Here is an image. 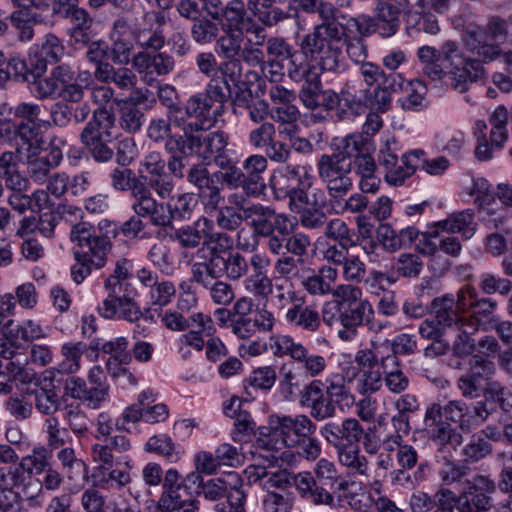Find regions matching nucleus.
<instances>
[{
    "mask_svg": "<svg viewBox=\"0 0 512 512\" xmlns=\"http://www.w3.org/2000/svg\"><path fill=\"white\" fill-rule=\"evenodd\" d=\"M192 281L196 282L204 289L214 280L219 279V269L215 256L208 258L205 262H197L191 268Z\"/></svg>",
    "mask_w": 512,
    "mask_h": 512,
    "instance_id": "0e129e2a",
    "label": "nucleus"
},
{
    "mask_svg": "<svg viewBox=\"0 0 512 512\" xmlns=\"http://www.w3.org/2000/svg\"><path fill=\"white\" fill-rule=\"evenodd\" d=\"M425 430L428 438L440 450L445 449L448 446L456 449L463 442L462 435L446 421L433 425Z\"/></svg>",
    "mask_w": 512,
    "mask_h": 512,
    "instance_id": "37998d69",
    "label": "nucleus"
},
{
    "mask_svg": "<svg viewBox=\"0 0 512 512\" xmlns=\"http://www.w3.org/2000/svg\"><path fill=\"white\" fill-rule=\"evenodd\" d=\"M179 126L180 122L178 120L172 121L170 117L168 119H152L147 128V136L156 143L165 141V149L169 153L186 154L184 133L173 132L174 128Z\"/></svg>",
    "mask_w": 512,
    "mask_h": 512,
    "instance_id": "a211bd4d",
    "label": "nucleus"
},
{
    "mask_svg": "<svg viewBox=\"0 0 512 512\" xmlns=\"http://www.w3.org/2000/svg\"><path fill=\"white\" fill-rule=\"evenodd\" d=\"M64 144L65 141L63 139L55 138L51 142L49 152L44 155H41L42 152H28L27 154L19 155L20 158L26 161L29 176L34 182L44 183L48 179L50 171L60 164L63 158L60 146Z\"/></svg>",
    "mask_w": 512,
    "mask_h": 512,
    "instance_id": "2eb2a0df",
    "label": "nucleus"
},
{
    "mask_svg": "<svg viewBox=\"0 0 512 512\" xmlns=\"http://www.w3.org/2000/svg\"><path fill=\"white\" fill-rule=\"evenodd\" d=\"M50 458L48 448L38 444L32 448L31 453L20 459L17 466L21 469L23 476L39 475L50 465Z\"/></svg>",
    "mask_w": 512,
    "mask_h": 512,
    "instance_id": "79ce46f5",
    "label": "nucleus"
},
{
    "mask_svg": "<svg viewBox=\"0 0 512 512\" xmlns=\"http://www.w3.org/2000/svg\"><path fill=\"white\" fill-rule=\"evenodd\" d=\"M313 474L321 487L334 489L341 473L334 461L320 458L313 467Z\"/></svg>",
    "mask_w": 512,
    "mask_h": 512,
    "instance_id": "bf43d9fd",
    "label": "nucleus"
},
{
    "mask_svg": "<svg viewBox=\"0 0 512 512\" xmlns=\"http://www.w3.org/2000/svg\"><path fill=\"white\" fill-rule=\"evenodd\" d=\"M117 137L114 114L109 110L95 109L81 132V140L113 141Z\"/></svg>",
    "mask_w": 512,
    "mask_h": 512,
    "instance_id": "412c9836",
    "label": "nucleus"
},
{
    "mask_svg": "<svg viewBox=\"0 0 512 512\" xmlns=\"http://www.w3.org/2000/svg\"><path fill=\"white\" fill-rule=\"evenodd\" d=\"M186 481L197 485L200 488L199 493L209 501H217L224 497L228 499L229 494H235L243 486L242 478L234 471L224 473L207 481H203L198 473H190L187 475Z\"/></svg>",
    "mask_w": 512,
    "mask_h": 512,
    "instance_id": "9b49d317",
    "label": "nucleus"
},
{
    "mask_svg": "<svg viewBox=\"0 0 512 512\" xmlns=\"http://www.w3.org/2000/svg\"><path fill=\"white\" fill-rule=\"evenodd\" d=\"M220 31V24L218 25L213 19L200 17L193 22L190 35L195 43L204 46L216 42Z\"/></svg>",
    "mask_w": 512,
    "mask_h": 512,
    "instance_id": "5fc2aeb1",
    "label": "nucleus"
},
{
    "mask_svg": "<svg viewBox=\"0 0 512 512\" xmlns=\"http://www.w3.org/2000/svg\"><path fill=\"white\" fill-rule=\"evenodd\" d=\"M205 290L208 292L210 300L218 306H228L235 298V292L232 285L226 281L214 279Z\"/></svg>",
    "mask_w": 512,
    "mask_h": 512,
    "instance_id": "774afa93",
    "label": "nucleus"
},
{
    "mask_svg": "<svg viewBox=\"0 0 512 512\" xmlns=\"http://www.w3.org/2000/svg\"><path fill=\"white\" fill-rule=\"evenodd\" d=\"M401 91L403 95L398 99V103L403 110L416 111L423 106L427 88L422 81H407Z\"/></svg>",
    "mask_w": 512,
    "mask_h": 512,
    "instance_id": "603ef678",
    "label": "nucleus"
},
{
    "mask_svg": "<svg viewBox=\"0 0 512 512\" xmlns=\"http://www.w3.org/2000/svg\"><path fill=\"white\" fill-rule=\"evenodd\" d=\"M85 96V87L77 83L75 71L67 65L62 76L58 98L65 102L80 103Z\"/></svg>",
    "mask_w": 512,
    "mask_h": 512,
    "instance_id": "4d7b16f0",
    "label": "nucleus"
},
{
    "mask_svg": "<svg viewBox=\"0 0 512 512\" xmlns=\"http://www.w3.org/2000/svg\"><path fill=\"white\" fill-rule=\"evenodd\" d=\"M203 333H205L207 337L215 333V327L212 319L211 328L201 329L200 327H194L187 330L186 333L181 334L177 339L178 353L183 358H187L190 355L189 347L198 352L202 351L206 342L204 340Z\"/></svg>",
    "mask_w": 512,
    "mask_h": 512,
    "instance_id": "a18cd8bd",
    "label": "nucleus"
},
{
    "mask_svg": "<svg viewBox=\"0 0 512 512\" xmlns=\"http://www.w3.org/2000/svg\"><path fill=\"white\" fill-rule=\"evenodd\" d=\"M430 310L437 323L444 328L452 329L458 325L460 320L470 318L460 313L455 303V297L452 294H445L434 298L430 304Z\"/></svg>",
    "mask_w": 512,
    "mask_h": 512,
    "instance_id": "a878e982",
    "label": "nucleus"
},
{
    "mask_svg": "<svg viewBox=\"0 0 512 512\" xmlns=\"http://www.w3.org/2000/svg\"><path fill=\"white\" fill-rule=\"evenodd\" d=\"M10 361L5 368L11 378L22 384L32 383L35 380V373L27 367L29 358L25 353L11 351Z\"/></svg>",
    "mask_w": 512,
    "mask_h": 512,
    "instance_id": "6e6d98bb",
    "label": "nucleus"
},
{
    "mask_svg": "<svg viewBox=\"0 0 512 512\" xmlns=\"http://www.w3.org/2000/svg\"><path fill=\"white\" fill-rule=\"evenodd\" d=\"M285 320L291 326L309 333H316L321 327V315L312 306L293 305L287 310Z\"/></svg>",
    "mask_w": 512,
    "mask_h": 512,
    "instance_id": "cd10ccee",
    "label": "nucleus"
},
{
    "mask_svg": "<svg viewBox=\"0 0 512 512\" xmlns=\"http://www.w3.org/2000/svg\"><path fill=\"white\" fill-rule=\"evenodd\" d=\"M162 325L171 332H185L190 328H211V316L203 312L192 313L186 317L175 309H167L160 313Z\"/></svg>",
    "mask_w": 512,
    "mask_h": 512,
    "instance_id": "4be33fe9",
    "label": "nucleus"
},
{
    "mask_svg": "<svg viewBox=\"0 0 512 512\" xmlns=\"http://www.w3.org/2000/svg\"><path fill=\"white\" fill-rule=\"evenodd\" d=\"M363 146V139L360 135H350L344 140L342 150L335 154H323L318 163L317 169L319 178L322 181H330L342 176L350 175L353 156Z\"/></svg>",
    "mask_w": 512,
    "mask_h": 512,
    "instance_id": "9d476101",
    "label": "nucleus"
},
{
    "mask_svg": "<svg viewBox=\"0 0 512 512\" xmlns=\"http://www.w3.org/2000/svg\"><path fill=\"white\" fill-rule=\"evenodd\" d=\"M479 319L471 317L469 319L460 320L458 325L451 330L455 334L453 341V350L458 356H467L474 351L475 344L471 335L479 328Z\"/></svg>",
    "mask_w": 512,
    "mask_h": 512,
    "instance_id": "e433bc0d",
    "label": "nucleus"
},
{
    "mask_svg": "<svg viewBox=\"0 0 512 512\" xmlns=\"http://www.w3.org/2000/svg\"><path fill=\"white\" fill-rule=\"evenodd\" d=\"M292 485L295 486L301 498L315 505H333L334 496L326 488L321 487L314 474L309 471L291 475Z\"/></svg>",
    "mask_w": 512,
    "mask_h": 512,
    "instance_id": "aec40b11",
    "label": "nucleus"
},
{
    "mask_svg": "<svg viewBox=\"0 0 512 512\" xmlns=\"http://www.w3.org/2000/svg\"><path fill=\"white\" fill-rule=\"evenodd\" d=\"M204 227V246L207 247L210 257L232 249L234 245L232 237L226 232L215 231V223L213 220L205 217Z\"/></svg>",
    "mask_w": 512,
    "mask_h": 512,
    "instance_id": "c03bdc74",
    "label": "nucleus"
},
{
    "mask_svg": "<svg viewBox=\"0 0 512 512\" xmlns=\"http://www.w3.org/2000/svg\"><path fill=\"white\" fill-rule=\"evenodd\" d=\"M270 117L275 122L287 126L284 129H281L280 133L292 137L297 129L296 122L300 117V112L298 108L292 103L286 105H277L271 109Z\"/></svg>",
    "mask_w": 512,
    "mask_h": 512,
    "instance_id": "13d9d810",
    "label": "nucleus"
},
{
    "mask_svg": "<svg viewBox=\"0 0 512 512\" xmlns=\"http://www.w3.org/2000/svg\"><path fill=\"white\" fill-rule=\"evenodd\" d=\"M288 75L296 82H306L299 94L303 105L308 109L320 107V79L316 67L310 63H296L294 59L292 68H288Z\"/></svg>",
    "mask_w": 512,
    "mask_h": 512,
    "instance_id": "dca6fc26",
    "label": "nucleus"
},
{
    "mask_svg": "<svg viewBox=\"0 0 512 512\" xmlns=\"http://www.w3.org/2000/svg\"><path fill=\"white\" fill-rule=\"evenodd\" d=\"M417 57L422 64L423 74L433 81H441L444 84V68L438 63L440 60L439 50L424 45L418 48Z\"/></svg>",
    "mask_w": 512,
    "mask_h": 512,
    "instance_id": "de8ad7c7",
    "label": "nucleus"
},
{
    "mask_svg": "<svg viewBox=\"0 0 512 512\" xmlns=\"http://www.w3.org/2000/svg\"><path fill=\"white\" fill-rule=\"evenodd\" d=\"M394 406L398 413L391 419L393 426L398 431L403 430L405 433H408V414L413 413L419 409V402L417 397L413 394H404L395 401Z\"/></svg>",
    "mask_w": 512,
    "mask_h": 512,
    "instance_id": "864d4df0",
    "label": "nucleus"
},
{
    "mask_svg": "<svg viewBox=\"0 0 512 512\" xmlns=\"http://www.w3.org/2000/svg\"><path fill=\"white\" fill-rule=\"evenodd\" d=\"M189 488H175L163 490L157 508L161 512H197V501L187 493Z\"/></svg>",
    "mask_w": 512,
    "mask_h": 512,
    "instance_id": "bb28decb",
    "label": "nucleus"
},
{
    "mask_svg": "<svg viewBox=\"0 0 512 512\" xmlns=\"http://www.w3.org/2000/svg\"><path fill=\"white\" fill-rule=\"evenodd\" d=\"M320 435L335 451L358 445L364 435V428L356 418H345L341 423L328 422L320 429Z\"/></svg>",
    "mask_w": 512,
    "mask_h": 512,
    "instance_id": "4468645a",
    "label": "nucleus"
},
{
    "mask_svg": "<svg viewBox=\"0 0 512 512\" xmlns=\"http://www.w3.org/2000/svg\"><path fill=\"white\" fill-rule=\"evenodd\" d=\"M311 186H296L289 196V209L294 213H300L315 206H323L325 202L321 190L309 193L307 188Z\"/></svg>",
    "mask_w": 512,
    "mask_h": 512,
    "instance_id": "8fccbe9b",
    "label": "nucleus"
},
{
    "mask_svg": "<svg viewBox=\"0 0 512 512\" xmlns=\"http://www.w3.org/2000/svg\"><path fill=\"white\" fill-rule=\"evenodd\" d=\"M337 311L342 327H359L365 319L374 316L373 306L368 300L357 305L340 307Z\"/></svg>",
    "mask_w": 512,
    "mask_h": 512,
    "instance_id": "3c124183",
    "label": "nucleus"
},
{
    "mask_svg": "<svg viewBox=\"0 0 512 512\" xmlns=\"http://www.w3.org/2000/svg\"><path fill=\"white\" fill-rule=\"evenodd\" d=\"M409 8V0H381L375 8L378 32L383 37L393 36L399 29L400 16Z\"/></svg>",
    "mask_w": 512,
    "mask_h": 512,
    "instance_id": "6ab92c4d",
    "label": "nucleus"
},
{
    "mask_svg": "<svg viewBox=\"0 0 512 512\" xmlns=\"http://www.w3.org/2000/svg\"><path fill=\"white\" fill-rule=\"evenodd\" d=\"M14 133L19 139L17 142L18 155L42 152L44 140L38 123L19 122L14 126Z\"/></svg>",
    "mask_w": 512,
    "mask_h": 512,
    "instance_id": "c85d7f7f",
    "label": "nucleus"
},
{
    "mask_svg": "<svg viewBox=\"0 0 512 512\" xmlns=\"http://www.w3.org/2000/svg\"><path fill=\"white\" fill-rule=\"evenodd\" d=\"M133 460L129 455L119 457L114 467L98 473V487L102 489H122L132 482Z\"/></svg>",
    "mask_w": 512,
    "mask_h": 512,
    "instance_id": "393cba45",
    "label": "nucleus"
},
{
    "mask_svg": "<svg viewBox=\"0 0 512 512\" xmlns=\"http://www.w3.org/2000/svg\"><path fill=\"white\" fill-rule=\"evenodd\" d=\"M174 65L173 57L164 52L151 55L146 51H142L132 58L133 68L147 84L154 82L158 76H164L172 72Z\"/></svg>",
    "mask_w": 512,
    "mask_h": 512,
    "instance_id": "f3484780",
    "label": "nucleus"
},
{
    "mask_svg": "<svg viewBox=\"0 0 512 512\" xmlns=\"http://www.w3.org/2000/svg\"><path fill=\"white\" fill-rule=\"evenodd\" d=\"M476 230L474 214L470 210H464L449 215L446 219L434 223L431 237H438L441 232L460 233L466 239L473 236Z\"/></svg>",
    "mask_w": 512,
    "mask_h": 512,
    "instance_id": "b1692460",
    "label": "nucleus"
},
{
    "mask_svg": "<svg viewBox=\"0 0 512 512\" xmlns=\"http://www.w3.org/2000/svg\"><path fill=\"white\" fill-rule=\"evenodd\" d=\"M294 495L291 492L269 491L262 499L264 512H292Z\"/></svg>",
    "mask_w": 512,
    "mask_h": 512,
    "instance_id": "e2e57ef3",
    "label": "nucleus"
},
{
    "mask_svg": "<svg viewBox=\"0 0 512 512\" xmlns=\"http://www.w3.org/2000/svg\"><path fill=\"white\" fill-rule=\"evenodd\" d=\"M65 391L71 398L80 400L93 409L99 408L108 396L107 388H89L84 379L74 375L66 379Z\"/></svg>",
    "mask_w": 512,
    "mask_h": 512,
    "instance_id": "5701e85b",
    "label": "nucleus"
},
{
    "mask_svg": "<svg viewBox=\"0 0 512 512\" xmlns=\"http://www.w3.org/2000/svg\"><path fill=\"white\" fill-rule=\"evenodd\" d=\"M134 40L139 47L145 50L158 51L165 44V36L160 26L138 28L134 32Z\"/></svg>",
    "mask_w": 512,
    "mask_h": 512,
    "instance_id": "680f3d73",
    "label": "nucleus"
},
{
    "mask_svg": "<svg viewBox=\"0 0 512 512\" xmlns=\"http://www.w3.org/2000/svg\"><path fill=\"white\" fill-rule=\"evenodd\" d=\"M484 32L480 26L469 24L464 32L463 41L466 50L473 57H465L455 41L447 40L439 50L440 59L446 63L444 85L452 90L465 93L471 84L485 76V63H490L501 54V47L495 43L483 41Z\"/></svg>",
    "mask_w": 512,
    "mask_h": 512,
    "instance_id": "f03ea898",
    "label": "nucleus"
},
{
    "mask_svg": "<svg viewBox=\"0 0 512 512\" xmlns=\"http://www.w3.org/2000/svg\"><path fill=\"white\" fill-rule=\"evenodd\" d=\"M0 179L7 188L21 191L26 187L27 180L18 171V157L12 152H4L0 156Z\"/></svg>",
    "mask_w": 512,
    "mask_h": 512,
    "instance_id": "ea45409f",
    "label": "nucleus"
},
{
    "mask_svg": "<svg viewBox=\"0 0 512 512\" xmlns=\"http://www.w3.org/2000/svg\"><path fill=\"white\" fill-rule=\"evenodd\" d=\"M254 232L259 236L270 235L277 232L281 235L292 233L294 224L292 219L284 213H276L272 218H265L263 221L251 222Z\"/></svg>",
    "mask_w": 512,
    "mask_h": 512,
    "instance_id": "09e8293b",
    "label": "nucleus"
},
{
    "mask_svg": "<svg viewBox=\"0 0 512 512\" xmlns=\"http://www.w3.org/2000/svg\"><path fill=\"white\" fill-rule=\"evenodd\" d=\"M273 3L274 0H247L245 10L250 12L249 16L257 23L272 27L289 16L281 8L275 7Z\"/></svg>",
    "mask_w": 512,
    "mask_h": 512,
    "instance_id": "c756f323",
    "label": "nucleus"
},
{
    "mask_svg": "<svg viewBox=\"0 0 512 512\" xmlns=\"http://www.w3.org/2000/svg\"><path fill=\"white\" fill-rule=\"evenodd\" d=\"M107 296L98 307L100 315L106 319H124L136 322L142 316L136 302L138 291L135 287L104 286Z\"/></svg>",
    "mask_w": 512,
    "mask_h": 512,
    "instance_id": "1a4fd4ad",
    "label": "nucleus"
},
{
    "mask_svg": "<svg viewBox=\"0 0 512 512\" xmlns=\"http://www.w3.org/2000/svg\"><path fill=\"white\" fill-rule=\"evenodd\" d=\"M205 216L199 217L189 225H184L175 230L173 238L185 249H195L201 243L204 244Z\"/></svg>",
    "mask_w": 512,
    "mask_h": 512,
    "instance_id": "49530a36",
    "label": "nucleus"
},
{
    "mask_svg": "<svg viewBox=\"0 0 512 512\" xmlns=\"http://www.w3.org/2000/svg\"><path fill=\"white\" fill-rule=\"evenodd\" d=\"M381 368L383 382L390 392L400 394L409 387V378L400 369L399 360L395 355H386V358L381 360Z\"/></svg>",
    "mask_w": 512,
    "mask_h": 512,
    "instance_id": "72a5a7b5",
    "label": "nucleus"
},
{
    "mask_svg": "<svg viewBox=\"0 0 512 512\" xmlns=\"http://www.w3.org/2000/svg\"><path fill=\"white\" fill-rule=\"evenodd\" d=\"M491 453L492 445L478 433L473 434L462 449V455L472 463L480 461Z\"/></svg>",
    "mask_w": 512,
    "mask_h": 512,
    "instance_id": "338daca9",
    "label": "nucleus"
},
{
    "mask_svg": "<svg viewBox=\"0 0 512 512\" xmlns=\"http://www.w3.org/2000/svg\"><path fill=\"white\" fill-rule=\"evenodd\" d=\"M197 205V199L191 193L172 196L167 203L157 201L145 184H138L133 190L132 210L145 217L151 225L170 226L175 219H190Z\"/></svg>",
    "mask_w": 512,
    "mask_h": 512,
    "instance_id": "7ed1b4c3",
    "label": "nucleus"
},
{
    "mask_svg": "<svg viewBox=\"0 0 512 512\" xmlns=\"http://www.w3.org/2000/svg\"><path fill=\"white\" fill-rule=\"evenodd\" d=\"M341 97L351 109L366 108L372 103V89L361 79H349L341 89Z\"/></svg>",
    "mask_w": 512,
    "mask_h": 512,
    "instance_id": "4c0bfd02",
    "label": "nucleus"
},
{
    "mask_svg": "<svg viewBox=\"0 0 512 512\" xmlns=\"http://www.w3.org/2000/svg\"><path fill=\"white\" fill-rule=\"evenodd\" d=\"M70 240L76 244L74 258L76 261L90 262L95 269L106 265L107 255L112 248L109 237L96 235L92 224L79 221L72 225Z\"/></svg>",
    "mask_w": 512,
    "mask_h": 512,
    "instance_id": "6e6552de",
    "label": "nucleus"
},
{
    "mask_svg": "<svg viewBox=\"0 0 512 512\" xmlns=\"http://www.w3.org/2000/svg\"><path fill=\"white\" fill-rule=\"evenodd\" d=\"M220 278L225 276L230 281H238L247 277L250 260L248 261L240 252H229L226 256L215 255Z\"/></svg>",
    "mask_w": 512,
    "mask_h": 512,
    "instance_id": "7c9ffc66",
    "label": "nucleus"
},
{
    "mask_svg": "<svg viewBox=\"0 0 512 512\" xmlns=\"http://www.w3.org/2000/svg\"><path fill=\"white\" fill-rule=\"evenodd\" d=\"M182 132L185 136L186 153L197 155L207 164L213 161L220 168L229 166L230 159L225 153L228 145L227 134L222 131L205 133L194 129L192 123L184 126Z\"/></svg>",
    "mask_w": 512,
    "mask_h": 512,
    "instance_id": "0eeeda50",
    "label": "nucleus"
},
{
    "mask_svg": "<svg viewBox=\"0 0 512 512\" xmlns=\"http://www.w3.org/2000/svg\"><path fill=\"white\" fill-rule=\"evenodd\" d=\"M338 278V271L328 265L322 266L317 274H312L302 280L303 288L311 295L324 296L332 293V285Z\"/></svg>",
    "mask_w": 512,
    "mask_h": 512,
    "instance_id": "c9c22d12",
    "label": "nucleus"
},
{
    "mask_svg": "<svg viewBox=\"0 0 512 512\" xmlns=\"http://www.w3.org/2000/svg\"><path fill=\"white\" fill-rule=\"evenodd\" d=\"M70 17L73 24L72 38L76 42H88L90 38L88 31L93 24V19L89 16L88 12L83 8H73Z\"/></svg>",
    "mask_w": 512,
    "mask_h": 512,
    "instance_id": "69168bd1",
    "label": "nucleus"
},
{
    "mask_svg": "<svg viewBox=\"0 0 512 512\" xmlns=\"http://www.w3.org/2000/svg\"><path fill=\"white\" fill-rule=\"evenodd\" d=\"M230 94V86L226 79H210L205 92L190 97L186 103V114L196 119L194 129L205 130L213 125L222 115L224 104Z\"/></svg>",
    "mask_w": 512,
    "mask_h": 512,
    "instance_id": "39448f33",
    "label": "nucleus"
},
{
    "mask_svg": "<svg viewBox=\"0 0 512 512\" xmlns=\"http://www.w3.org/2000/svg\"><path fill=\"white\" fill-rule=\"evenodd\" d=\"M269 349L275 357H289L297 363L307 348L291 335L274 334L269 338Z\"/></svg>",
    "mask_w": 512,
    "mask_h": 512,
    "instance_id": "58836bf2",
    "label": "nucleus"
},
{
    "mask_svg": "<svg viewBox=\"0 0 512 512\" xmlns=\"http://www.w3.org/2000/svg\"><path fill=\"white\" fill-rule=\"evenodd\" d=\"M64 45L58 37L53 34L45 36V40L41 45V54L44 59H39L36 65L37 74L43 73L46 70V62H58L64 55Z\"/></svg>",
    "mask_w": 512,
    "mask_h": 512,
    "instance_id": "052dcab7",
    "label": "nucleus"
},
{
    "mask_svg": "<svg viewBox=\"0 0 512 512\" xmlns=\"http://www.w3.org/2000/svg\"><path fill=\"white\" fill-rule=\"evenodd\" d=\"M443 414L447 420L457 424L462 431H470L482 425L490 413L485 401L469 406L463 400H451L443 406Z\"/></svg>",
    "mask_w": 512,
    "mask_h": 512,
    "instance_id": "ddd939ff",
    "label": "nucleus"
},
{
    "mask_svg": "<svg viewBox=\"0 0 512 512\" xmlns=\"http://www.w3.org/2000/svg\"><path fill=\"white\" fill-rule=\"evenodd\" d=\"M90 349L86 343L82 341L78 342H66L61 346L60 354L62 360L59 364V371L63 375H75L82 368V357Z\"/></svg>",
    "mask_w": 512,
    "mask_h": 512,
    "instance_id": "f704fd0d",
    "label": "nucleus"
},
{
    "mask_svg": "<svg viewBox=\"0 0 512 512\" xmlns=\"http://www.w3.org/2000/svg\"><path fill=\"white\" fill-rule=\"evenodd\" d=\"M306 57L317 61L322 71L338 72L342 66L343 31L339 23H322L300 43Z\"/></svg>",
    "mask_w": 512,
    "mask_h": 512,
    "instance_id": "20e7f679",
    "label": "nucleus"
},
{
    "mask_svg": "<svg viewBox=\"0 0 512 512\" xmlns=\"http://www.w3.org/2000/svg\"><path fill=\"white\" fill-rule=\"evenodd\" d=\"M271 261L265 253H253L250 257V265L253 273L243 281L245 291L251 294L259 302H268L274 292L273 279L267 274Z\"/></svg>",
    "mask_w": 512,
    "mask_h": 512,
    "instance_id": "f8f14e48",
    "label": "nucleus"
},
{
    "mask_svg": "<svg viewBox=\"0 0 512 512\" xmlns=\"http://www.w3.org/2000/svg\"><path fill=\"white\" fill-rule=\"evenodd\" d=\"M338 462L345 467L353 476H359L368 479L370 476V466L367 457L361 453L358 445H348L336 451Z\"/></svg>",
    "mask_w": 512,
    "mask_h": 512,
    "instance_id": "2f4dec72",
    "label": "nucleus"
},
{
    "mask_svg": "<svg viewBox=\"0 0 512 512\" xmlns=\"http://www.w3.org/2000/svg\"><path fill=\"white\" fill-rule=\"evenodd\" d=\"M269 429L266 447L280 451L283 448L297 447L304 437L313 436L316 425L304 414L273 415L269 419Z\"/></svg>",
    "mask_w": 512,
    "mask_h": 512,
    "instance_id": "423d86ee",
    "label": "nucleus"
},
{
    "mask_svg": "<svg viewBox=\"0 0 512 512\" xmlns=\"http://www.w3.org/2000/svg\"><path fill=\"white\" fill-rule=\"evenodd\" d=\"M67 65H59L54 68L48 77L38 78L32 83V92L39 99L58 98L62 76Z\"/></svg>",
    "mask_w": 512,
    "mask_h": 512,
    "instance_id": "a19ab883",
    "label": "nucleus"
},
{
    "mask_svg": "<svg viewBox=\"0 0 512 512\" xmlns=\"http://www.w3.org/2000/svg\"><path fill=\"white\" fill-rule=\"evenodd\" d=\"M221 34L215 42V51L224 59L220 63L223 76L234 81L241 75V62L250 66L264 63L265 55L257 46L265 42V30L248 16L243 0H230L221 13Z\"/></svg>",
    "mask_w": 512,
    "mask_h": 512,
    "instance_id": "f257e3e1",
    "label": "nucleus"
},
{
    "mask_svg": "<svg viewBox=\"0 0 512 512\" xmlns=\"http://www.w3.org/2000/svg\"><path fill=\"white\" fill-rule=\"evenodd\" d=\"M14 321H7L1 328L3 335L11 340H23L25 342H32L34 340L45 338V331L40 322L33 319H26L13 328Z\"/></svg>",
    "mask_w": 512,
    "mask_h": 512,
    "instance_id": "473e14b6",
    "label": "nucleus"
}]
</instances>
